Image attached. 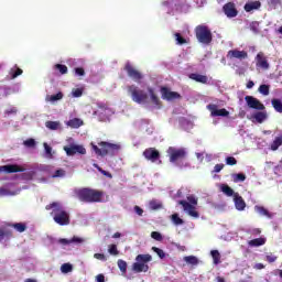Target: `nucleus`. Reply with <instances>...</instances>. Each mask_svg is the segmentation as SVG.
<instances>
[{"mask_svg": "<svg viewBox=\"0 0 282 282\" xmlns=\"http://www.w3.org/2000/svg\"><path fill=\"white\" fill-rule=\"evenodd\" d=\"M75 195L79 202H84L85 204H100L102 197H105V192L90 187H83L75 189Z\"/></svg>", "mask_w": 282, "mask_h": 282, "instance_id": "nucleus-1", "label": "nucleus"}, {"mask_svg": "<svg viewBox=\"0 0 282 282\" xmlns=\"http://www.w3.org/2000/svg\"><path fill=\"white\" fill-rule=\"evenodd\" d=\"M45 208L46 210H52L51 215L53 216L55 224H58V226H69V213L63 208L61 203L53 202L46 205Z\"/></svg>", "mask_w": 282, "mask_h": 282, "instance_id": "nucleus-2", "label": "nucleus"}, {"mask_svg": "<svg viewBox=\"0 0 282 282\" xmlns=\"http://www.w3.org/2000/svg\"><path fill=\"white\" fill-rule=\"evenodd\" d=\"M98 145L91 143V149L95 151L96 155H99L101 158H105V155H116L118 151H120V144L118 143H109L107 141H101L98 143Z\"/></svg>", "mask_w": 282, "mask_h": 282, "instance_id": "nucleus-3", "label": "nucleus"}, {"mask_svg": "<svg viewBox=\"0 0 282 282\" xmlns=\"http://www.w3.org/2000/svg\"><path fill=\"white\" fill-rule=\"evenodd\" d=\"M195 36L202 45H210L213 43V31L205 24H199L194 29Z\"/></svg>", "mask_w": 282, "mask_h": 282, "instance_id": "nucleus-4", "label": "nucleus"}, {"mask_svg": "<svg viewBox=\"0 0 282 282\" xmlns=\"http://www.w3.org/2000/svg\"><path fill=\"white\" fill-rule=\"evenodd\" d=\"M127 89L131 100L137 102V105H147V102H149V95L147 91L140 89V87L130 85L127 87Z\"/></svg>", "mask_w": 282, "mask_h": 282, "instance_id": "nucleus-5", "label": "nucleus"}, {"mask_svg": "<svg viewBox=\"0 0 282 282\" xmlns=\"http://www.w3.org/2000/svg\"><path fill=\"white\" fill-rule=\"evenodd\" d=\"M197 197L194 195L187 196L186 200H178L180 206L183 207V210L189 215V217H194V219H199V212L195 208L197 206Z\"/></svg>", "mask_w": 282, "mask_h": 282, "instance_id": "nucleus-6", "label": "nucleus"}, {"mask_svg": "<svg viewBox=\"0 0 282 282\" xmlns=\"http://www.w3.org/2000/svg\"><path fill=\"white\" fill-rule=\"evenodd\" d=\"M167 153L170 155V162H177V160H184L186 158V150L184 149L170 147Z\"/></svg>", "mask_w": 282, "mask_h": 282, "instance_id": "nucleus-7", "label": "nucleus"}, {"mask_svg": "<svg viewBox=\"0 0 282 282\" xmlns=\"http://www.w3.org/2000/svg\"><path fill=\"white\" fill-rule=\"evenodd\" d=\"M207 109L210 111V116L213 118H228V116H230V112L226 108L218 109L217 105L215 104L207 105Z\"/></svg>", "mask_w": 282, "mask_h": 282, "instance_id": "nucleus-8", "label": "nucleus"}, {"mask_svg": "<svg viewBox=\"0 0 282 282\" xmlns=\"http://www.w3.org/2000/svg\"><path fill=\"white\" fill-rule=\"evenodd\" d=\"M245 100L250 109H257L258 111H264L265 105H263L259 99L253 96H246Z\"/></svg>", "mask_w": 282, "mask_h": 282, "instance_id": "nucleus-9", "label": "nucleus"}, {"mask_svg": "<svg viewBox=\"0 0 282 282\" xmlns=\"http://www.w3.org/2000/svg\"><path fill=\"white\" fill-rule=\"evenodd\" d=\"M64 151L66 155H76V153H79V155H85L87 153V150L83 145L78 144H70L69 147H64Z\"/></svg>", "mask_w": 282, "mask_h": 282, "instance_id": "nucleus-10", "label": "nucleus"}, {"mask_svg": "<svg viewBox=\"0 0 282 282\" xmlns=\"http://www.w3.org/2000/svg\"><path fill=\"white\" fill-rule=\"evenodd\" d=\"M124 69L129 76V78H132L135 83H140L144 76H142V73H140L138 69L131 66L130 63H127L124 66Z\"/></svg>", "mask_w": 282, "mask_h": 282, "instance_id": "nucleus-11", "label": "nucleus"}, {"mask_svg": "<svg viewBox=\"0 0 282 282\" xmlns=\"http://www.w3.org/2000/svg\"><path fill=\"white\" fill-rule=\"evenodd\" d=\"M143 158L149 162H159L160 161V151L155 148H148L143 151Z\"/></svg>", "mask_w": 282, "mask_h": 282, "instance_id": "nucleus-12", "label": "nucleus"}, {"mask_svg": "<svg viewBox=\"0 0 282 282\" xmlns=\"http://www.w3.org/2000/svg\"><path fill=\"white\" fill-rule=\"evenodd\" d=\"M25 169L18 164L0 165V173H23Z\"/></svg>", "mask_w": 282, "mask_h": 282, "instance_id": "nucleus-13", "label": "nucleus"}, {"mask_svg": "<svg viewBox=\"0 0 282 282\" xmlns=\"http://www.w3.org/2000/svg\"><path fill=\"white\" fill-rule=\"evenodd\" d=\"M223 11L228 17V19H235L237 14H239V11L237 10V7L235 6V2H227L223 7Z\"/></svg>", "mask_w": 282, "mask_h": 282, "instance_id": "nucleus-14", "label": "nucleus"}, {"mask_svg": "<svg viewBox=\"0 0 282 282\" xmlns=\"http://www.w3.org/2000/svg\"><path fill=\"white\" fill-rule=\"evenodd\" d=\"M256 66L260 69H270V63H268V57L263 52H259L256 56Z\"/></svg>", "mask_w": 282, "mask_h": 282, "instance_id": "nucleus-15", "label": "nucleus"}, {"mask_svg": "<svg viewBox=\"0 0 282 282\" xmlns=\"http://www.w3.org/2000/svg\"><path fill=\"white\" fill-rule=\"evenodd\" d=\"M161 94L163 100H177V98H182L178 93L171 91L167 87H161Z\"/></svg>", "mask_w": 282, "mask_h": 282, "instance_id": "nucleus-16", "label": "nucleus"}, {"mask_svg": "<svg viewBox=\"0 0 282 282\" xmlns=\"http://www.w3.org/2000/svg\"><path fill=\"white\" fill-rule=\"evenodd\" d=\"M227 58H238L239 61H243L248 58V52L246 51H239V50H230L227 53Z\"/></svg>", "mask_w": 282, "mask_h": 282, "instance_id": "nucleus-17", "label": "nucleus"}, {"mask_svg": "<svg viewBox=\"0 0 282 282\" xmlns=\"http://www.w3.org/2000/svg\"><path fill=\"white\" fill-rule=\"evenodd\" d=\"M84 241L85 239L74 236L72 239L62 238L58 240V243H61V246H69L72 243H84Z\"/></svg>", "mask_w": 282, "mask_h": 282, "instance_id": "nucleus-18", "label": "nucleus"}, {"mask_svg": "<svg viewBox=\"0 0 282 282\" xmlns=\"http://www.w3.org/2000/svg\"><path fill=\"white\" fill-rule=\"evenodd\" d=\"M189 78H191V80H195L196 83H202V85L208 84V76H206V75L192 73V74H189Z\"/></svg>", "mask_w": 282, "mask_h": 282, "instance_id": "nucleus-19", "label": "nucleus"}, {"mask_svg": "<svg viewBox=\"0 0 282 282\" xmlns=\"http://www.w3.org/2000/svg\"><path fill=\"white\" fill-rule=\"evenodd\" d=\"M133 272L140 273V272H149V264H144L142 262H134L132 264Z\"/></svg>", "mask_w": 282, "mask_h": 282, "instance_id": "nucleus-20", "label": "nucleus"}, {"mask_svg": "<svg viewBox=\"0 0 282 282\" xmlns=\"http://www.w3.org/2000/svg\"><path fill=\"white\" fill-rule=\"evenodd\" d=\"M261 8V1L256 0V1H249L245 4V10L247 12H252V10H259Z\"/></svg>", "mask_w": 282, "mask_h": 282, "instance_id": "nucleus-21", "label": "nucleus"}, {"mask_svg": "<svg viewBox=\"0 0 282 282\" xmlns=\"http://www.w3.org/2000/svg\"><path fill=\"white\" fill-rule=\"evenodd\" d=\"M234 202L237 210H246V200H243V197L236 195Z\"/></svg>", "mask_w": 282, "mask_h": 282, "instance_id": "nucleus-22", "label": "nucleus"}, {"mask_svg": "<svg viewBox=\"0 0 282 282\" xmlns=\"http://www.w3.org/2000/svg\"><path fill=\"white\" fill-rule=\"evenodd\" d=\"M250 248H259L260 246H265V238H256L248 241Z\"/></svg>", "mask_w": 282, "mask_h": 282, "instance_id": "nucleus-23", "label": "nucleus"}, {"mask_svg": "<svg viewBox=\"0 0 282 282\" xmlns=\"http://www.w3.org/2000/svg\"><path fill=\"white\" fill-rule=\"evenodd\" d=\"M9 228H14L17 232H25L28 230V225L25 223H14V224H9Z\"/></svg>", "mask_w": 282, "mask_h": 282, "instance_id": "nucleus-24", "label": "nucleus"}, {"mask_svg": "<svg viewBox=\"0 0 282 282\" xmlns=\"http://www.w3.org/2000/svg\"><path fill=\"white\" fill-rule=\"evenodd\" d=\"M253 118L259 124H262V122H265V120H268V112L258 111L253 115Z\"/></svg>", "mask_w": 282, "mask_h": 282, "instance_id": "nucleus-25", "label": "nucleus"}, {"mask_svg": "<svg viewBox=\"0 0 282 282\" xmlns=\"http://www.w3.org/2000/svg\"><path fill=\"white\" fill-rule=\"evenodd\" d=\"M135 261H139V263L147 264V263L153 261V257L151 254H149V253H147V254H138L135 257Z\"/></svg>", "mask_w": 282, "mask_h": 282, "instance_id": "nucleus-26", "label": "nucleus"}, {"mask_svg": "<svg viewBox=\"0 0 282 282\" xmlns=\"http://www.w3.org/2000/svg\"><path fill=\"white\" fill-rule=\"evenodd\" d=\"M210 256L213 258L214 265H219V263H221V253H219V250H212Z\"/></svg>", "mask_w": 282, "mask_h": 282, "instance_id": "nucleus-27", "label": "nucleus"}, {"mask_svg": "<svg viewBox=\"0 0 282 282\" xmlns=\"http://www.w3.org/2000/svg\"><path fill=\"white\" fill-rule=\"evenodd\" d=\"M254 210L259 213V215H262V217H272V214L265 207L256 205Z\"/></svg>", "mask_w": 282, "mask_h": 282, "instance_id": "nucleus-28", "label": "nucleus"}, {"mask_svg": "<svg viewBox=\"0 0 282 282\" xmlns=\"http://www.w3.org/2000/svg\"><path fill=\"white\" fill-rule=\"evenodd\" d=\"M271 105L278 113H282V101H281V99H276V98L272 99Z\"/></svg>", "mask_w": 282, "mask_h": 282, "instance_id": "nucleus-29", "label": "nucleus"}, {"mask_svg": "<svg viewBox=\"0 0 282 282\" xmlns=\"http://www.w3.org/2000/svg\"><path fill=\"white\" fill-rule=\"evenodd\" d=\"M45 127H46V129H50L51 131H57V129L61 127V122H58V121H46Z\"/></svg>", "mask_w": 282, "mask_h": 282, "instance_id": "nucleus-30", "label": "nucleus"}, {"mask_svg": "<svg viewBox=\"0 0 282 282\" xmlns=\"http://www.w3.org/2000/svg\"><path fill=\"white\" fill-rule=\"evenodd\" d=\"M184 262L188 263L189 265H197L199 260L195 256H186L184 257Z\"/></svg>", "mask_w": 282, "mask_h": 282, "instance_id": "nucleus-31", "label": "nucleus"}, {"mask_svg": "<svg viewBox=\"0 0 282 282\" xmlns=\"http://www.w3.org/2000/svg\"><path fill=\"white\" fill-rule=\"evenodd\" d=\"M279 147H282V137H276L271 143V151H279Z\"/></svg>", "mask_w": 282, "mask_h": 282, "instance_id": "nucleus-32", "label": "nucleus"}, {"mask_svg": "<svg viewBox=\"0 0 282 282\" xmlns=\"http://www.w3.org/2000/svg\"><path fill=\"white\" fill-rule=\"evenodd\" d=\"M68 127H72L73 129H78V127H83V120L78 118L70 119L68 121Z\"/></svg>", "mask_w": 282, "mask_h": 282, "instance_id": "nucleus-33", "label": "nucleus"}, {"mask_svg": "<svg viewBox=\"0 0 282 282\" xmlns=\"http://www.w3.org/2000/svg\"><path fill=\"white\" fill-rule=\"evenodd\" d=\"M11 78H18V76H21V74H23V69L14 66V68H11L9 72Z\"/></svg>", "mask_w": 282, "mask_h": 282, "instance_id": "nucleus-34", "label": "nucleus"}, {"mask_svg": "<svg viewBox=\"0 0 282 282\" xmlns=\"http://www.w3.org/2000/svg\"><path fill=\"white\" fill-rule=\"evenodd\" d=\"M63 93H57L55 95H51L46 97V100H48L50 102H56L57 100H63Z\"/></svg>", "mask_w": 282, "mask_h": 282, "instance_id": "nucleus-35", "label": "nucleus"}, {"mask_svg": "<svg viewBox=\"0 0 282 282\" xmlns=\"http://www.w3.org/2000/svg\"><path fill=\"white\" fill-rule=\"evenodd\" d=\"M258 91L262 94V96H270V85L262 84L259 86Z\"/></svg>", "mask_w": 282, "mask_h": 282, "instance_id": "nucleus-36", "label": "nucleus"}, {"mask_svg": "<svg viewBox=\"0 0 282 282\" xmlns=\"http://www.w3.org/2000/svg\"><path fill=\"white\" fill-rule=\"evenodd\" d=\"M149 94H150V98L151 101L153 102V105H155L156 107H159L160 105V98L158 97V95H155V93L153 91V88L149 89Z\"/></svg>", "mask_w": 282, "mask_h": 282, "instance_id": "nucleus-37", "label": "nucleus"}, {"mask_svg": "<svg viewBox=\"0 0 282 282\" xmlns=\"http://www.w3.org/2000/svg\"><path fill=\"white\" fill-rule=\"evenodd\" d=\"M54 69H56L57 72H59V74H62V75H65V74H67V72H68L67 66L64 65V64H55V65H54Z\"/></svg>", "mask_w": 282, "mask_h": 282, "instance_id": "nucleus-38", "label": "nucleus"}, {"mask_svg": "<svg viewBox=\"0 0 282 282\" xmlns=\"http://www.w3.org/2000/svg\"><path fill=\"white\" fill-rule=\"evenodd\" d=\"M174 37H175V41H176V45H186V43H188V42L186 41V39H184V37L182 36V34H180V33H175V34H174Z\"/></svg>", "mask_w": 282, "mask_h": 282, "instance_id": "nucleus-39", "label": "nucleus"}, {"mask_svg": "<svg viewBox=\"0 0 282 282\" xmlns=\"http://www.w3.org/2000/svg\"><path fill=\"white\" fill-rule=\"evenodd\" d=\"M221 191L225 195H227V197H232V195H235V191L228 185H223Z\"/></svg>", "mask_w": 282, "mask_h": 282, "instance_id": "nucleus-40", "label": "nucleus"}, {"mask_svg": "<svg viewBox=\"0 0 282 282\" xmlns=\"http://www.w3.org/2000/svg\"><path fill=\"white\" fill-rule=\"evenodd\" d=\"M93 166H94V169H97V171L99 173H101V175H105V177H110V178L112 177L111 173L102 170V167H100V165H98V163H94Z\"/></svg>", "mask_w": 282, "mask_h": 282, "instance_id": "nucleus-41", "label": "nucleus"}, {"mask_svg": "<svg viewBox=\"0 0 282 282\" xmlns=\"http://www.w3.org/2000/svg\"><path fill=\"white\" fill-rule=\"evenodd\" d=\"M171 219H172L173 224H175V226H182V224H184V220L182 218H180L178 214H173L171 216Z\"/></svg>", "mask_w": 282, "mask_h": 282, "instance_id": "nucleus-42", "label": "nucleus"}, {"mask_svg": "<svg viewBox=\"0 0 282 282\" xmlns=\"http://www.w3.org/2000/svg\"><path fill=\"white\" fill-rule=\"evenodd\" d=\"M117 265L123 274H127V261L120 259L118 260Z\"/></svg>", "mask_w": 282, "mask_h": 282, "instance_id": "nucleus-43", "label": "nucleus"}, {"mask_svg": "<svg viewBox=\"0 0 282 282\" xmlns=\"http://www.w3.org/2000/svg\"><path fill=\"white\" fill-rule=\"evenodd\" d=\"M61 270L63 274H68V272H72V270H74V267H72L70 263H64L62 264Z\"/></svg>", "mask_w": 282, "mask_h": 282, "instance_id": "nucleus-44", "label": "nucleus"}, {"mask_svg": "<svg viewBox=\"0 0 282 282\" xmlns=\"http://www.w3.org/2000/svg\"><path fill=\"white\" fill-rule=\"evenodd\" d=\"M24 147H26L28 149H34L36 147V141L34 139H26L23 142Z\"/></svg>", "mask_w": 282, "mask_h": 282, "instance_id": "nucleus-45", "label": "nucleus"}, {"mask_svg": "<svg viewBox=\"0 0 282 282\" xmlns=\"http://www.w3.org/2000/svg\"><path fill=\"white\" fill-rule=\"evenodd\" d=\"M152 250H153V252H155L158 254V257L160 259H165L166 253L164 252V250H162V249H160L158 247H152Z\"/></svg>", "mask_w": 282, "mask_h": 282, "instance_id": "nucleus-46", "label": "nucleus"}, {"mask_svg": "<svg viewBox=\"0 0 282 282\" xmlns=\"http://www.w3.org/2000/svg\"><path fill=\"white\" fill-rule=\"evenodd\" d=\"M109 254H113V257H118L120 254V251H118V246L110 245L108 249Z\"/></svg>", "mask_w": 282, "mask_h": 282, "instance_id": "nucleus-47", "label": "nucleus"}, {"mask_svg": "<svg viewBox=\"0 0 282 282\" xmlns=\"http://www.w3.org/2000/svg\"><path fill=\"white\" fill-rule=\"evenodd\" d=\"M234 182H246V174L243 173H238V174H234Z\"/></svg>", "mask_w": 282, "mask_h": 282, "instance_id": "nucleus-48", "label": "nucleus"}, {"mask_svg": "<svg viewBox=\"0 0 282 282\" xmlns=\"http://www.w3.org/2000/svg\"><path fill=\"white\" fill-rule=\"evenodd\" d=\"M150 208H152V210H160V208H162V203H158L156 200H151Z\"/></svg>", "mask_w": 282, "mask_h": 282, "instance_id": "nucleus-49", "label": "nucleus"}, {"mask_svg": "<svg viewBox=\"0 0 282 282\" xmlns=\"http://www.w3.org/2000/svg\"><path fill=\"white\" fill-rule=\"evenodd\" d=\"M65 174H66L65 170L59 169V170H56V171L54 172V174L52 175V177H53V178H56V177H65Z\"/></svg>", "mask_w": 282, "mask_h": 282, "instance_id": "nucleus-50", "label": "nucleus"}, {"mask_svg": "<svg viewBox=\"0 0 282 282\" xmlns=\"http://www.w3.org/2000/svg\"><path fill=\"white\" fill-rule=\"evenodd\" d=\"M43 145H44V151H45L47 158H50V159L54 158V155L52 154V147H50V144H47V143H44Z\"/></svg>", "mask_w": 282, "mask_h": 282, "instance_id": "nucleus-51", "label": "nucleus"}, {"mask_svg": "<svg viewBox=\"0 0 282 282\" xmlns=\"http://www.w3.org/2000/svg\"><path fill=\"white\" fill-rule=\"evenodd\" d=\"M226 164L228 166H235L237 164V159H235V156H227Z\"/></svg>", "mask_w": 282, "mask_h": 282, "instance_id": "nucleus-52", "label": "nucleus"}, {"mask_svg": "<svg viewBox=\"0 0 282 282\" xmlns=\"http://www.w3.org/2000/svg\"><path fill=\"white\" fill-rule=\"evenodd\" d=\"M73 98H80L83 96V88H75L72 90Z\"/></svg>", "mask_w": 282, "mask_h": 282, "instance_id": "nucleus-53", "label": "nucleus"}, {"mask_svg": "<svg viewBox=\"0 0 282 282\" xmlns=\"http://www.w3.org/2000/svg\"><path fill=\"white\" fill-rule=\"evenodd\" d=\"M247 235H252L253 237H259L261 235V229L254 228L247 230Z\"/></svg>", "mask_w": 282, "mask_h": 282, "instance_id": "nucleus-54", "label": "nucleus"}, {"mask_svg": "<svg viewBox=\"0 0 282 282\" xmlns=\"http://www.w3.org/2000/svg\"><path fill=\"white\" fill-rule=\"evenodd\" d=\"M151 237L152 239H154L155 241H162V234H160V231H152L151 232Z\"/></svg>", "mask_w": 282, "mask_h": 282, "instance_id": "nucleus-55", "label": "nucleus"}, {"mask_svg": "<svg viewBox=\"0 0 282 282\" xmlns=\"http://www.w3.org/2000/svg\"><path fill=\"white\" fill-rule=\"evenodd\" d=\"M4 239H12L14 237V234L10 229H3Z\"/></svg>", "mask_w": 282, "mask_h": 282, "instance_id": "nucleus-56", "label": "nucleus"}, {"mask_svg": "<svg viewBox=\"0 0 282 282\" xmlns=\"http://www.w3.org/2000/svg\"><path fill=\"white\" fill-rule=\"evenodd\" d=\"M94 258L98 259L99 261H107V256H105V253H95Z\"/></svg>", "mask_w": 282, "mask_h": 282, "instance_id": "nucleus-57", "label": "nucleus"}, {"mask_svg": "<svg viewBox=\"0 0 282 282\" xmlns=\"http://www.w3.org/2000/svg\"><path fill=\"white\" fill-rule=\"evenodd\" d=\"M224 163H220V164H216L214 166V173H221V171H224Z\"/></svg>", "mask_w": 282, "mask_h": 282, "instance_id": "nucleus-58", "label": "nucleus"}, {"mask_svg": "<svg viewBox=\"0 0 282 282\" xmlns=\"http://www.w3.org/2000/svg\"><path fill=\"white\" fill-rule=\"evenodd\" d=\"M134 212L137 213V215H139V217H142V215H144V209L138 205L134 206Z\"/></svg>", "mask_w": 282, "mask_h": 282, "instance_id": "nucleus-59", "label": "nucleus"}, {"mask_svg": "<svg viewBox=\"0 0 282 282\" xmlns=\"http://www.w3.org/2000/svg\"><path fill=\"white\" fill-rule=\"evenodd\" d=\"M75 74L77 76H85V68H83V67L75 68Z\"/></svg>", "mask_w": 282, "mask_h": 282, "instance_id": "nucleus-60", "label": "nucleus"}, {"mask_svg": "<svg viewBox=\"0 0 282 282\" xmlns=\"http://www.w3.org/2000/svg\"><path fill=\"white\" fill-rule=\"evenodd\" d=\"M6 195H10V192L4 187H0V197H6Z\"/></svg>", "mask_w": 282, "mask_h": 282, "instance_id": "nucleus-61", "label": "nucleus"}, {"mask_svg": "<svg viewBox=\"0 0 282 282\" xmlns=\"http://www.w3.org/2000/svg\"><path fill=\"white\" fill-rule=\"evenodd\" d=\"M267 261L269 263H274V261H276V256H272V254L267 256Z\"/></svg>", "mask_w": 282, "mask_h": 282, "instance_id": "nucleus-62", "label": "nucleus"}, {"mask_svg": "<svg viewBox=\"0 0 282 282\" xmlns=\"http://www.w3.org/2000/svg\"><path fill=\"white\" fill-rule=\"evenodd\" d=\"M96 281H97V282H105V274H98V275L96 276Z\"/></svg>", "mask_w": 282, "mask_h": 282, "instance_id": "nucleus-63", "label": "nucleus"}, {"mask_svg": "<svg viewBox=\"0 0 282 282\" xmlns=\"http://www.w3.org/2000/svg\"><path fill=\"white\" fill-rule=\"evenodd\" d=\"M97 107H98L99 109L105 110V109H107V104H105V102H98V104H97Z\"/></svg>", "mask_w": 282, "mask_h": 282, "instance_id": "nucleus-64", "label": "nucleus"}]
</instances>
